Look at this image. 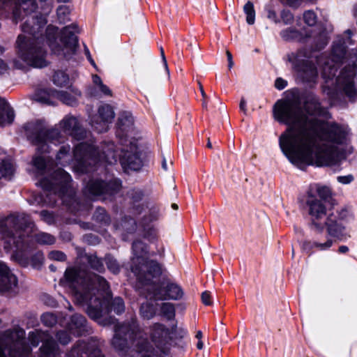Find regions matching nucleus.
Returning a JSON list of instances; mask_svg holds the SVG:
<instances>
[{
    "mask_svg": "<svg viewBox=\"0 0 357 357\" xmlns=\"http://www.w3.org/2000/svg\"><path fill=\"white\" fill-rule=\"evenodd\" d=\"M273 117L288 126L279 137L283 154L296 165L317 167L335 164L340 146L347 144V127L328 122V110L314 94L306 96L303 108L291 100H279L273 107Z\"/></svg>",
    "mask_w": 357,
    "mask_h": 357,
    "instance_id": "1",
    "label": "nucleus"
},
{
    "mask_svg": "<svg viewBox=\"0 0 357 357\" xmlns=\"http://www.w3.org/2000/svg\"><path fill=\"white\" fill-rule=\"evenodd\" d=\"M185 334V331L176 325L167 327L155 324L150 328L149 341L137 319L132 318L115 326L111 344L123 357H165L172 341L182 338Z\"/></svg>",
    "mask_w": 357,
    "mask_h": 357,
    "instance_id": "2",
    "label": "nucleus"
},
{
    "mask_svg": "<svg viewBox=\"0 0 357 357\" xmlns=\"http://www.w3.org/2000/svg\"><path fill=\"white\" fill-rule=\"evenodd\" d=\"M65 275L70 283L75 301L87 306L86 312L91 319L100 323L101 318L110 310L116 314L124 312V302L120 297L115 298L109 308V286L101 276L73 268L66 270Z\"/></svg>",
    "mask_w": 357,
    "mask_h": 357,
    "instance_id": "3",
    "label": "nucleus"
},
{
    "mask_svg": "<svg viewBox=\"0 0 357 357\" xmlns=\"http://www.w3.org/2000/svg\"><path fill=\"white\" fill-rule=\"evenodd\" d=\"M36 8L35 0H18L13 10V20L17 23L24 16L27 17L22 25L23 33L20 34L16 40L17 55L26 64L43 68L47 66L46 51L39 33L47 24V20L43 15H31Z\"/></svg>",
    "mask_w": 357,
    "mask_h": 357,
    "instance_id": "4",
    "label": "nucleus"
},
{
    "mask_svg": "<svg viewBox=\"0 0 357 357\" xmlns=\"http://www.w3.org/2000/svg\"><path fill=\"white\" fill-rule=\"evenodd\" d=\"M351 36V31L347 30L344 33V38H340L334 42L331 57L321 56L318 59L324 80L323 92L331 100L345 97L349 101L354 102L357 99V85L354 82V67L345 68L337 77H335L337 72L336 66L345 58L346 47L353 44Z\"/></svg>",
    "mask_w": 357,
    "mask_h": 357,
    "instance_id": "5",
    "label": "nucleus"
},
{
    "mask_svg": "<svg viewBox=\"0 0 357 357\" xmlns=\"http://www.w3.org/2000/svg\"><path fill=\"white\" fill-rule=\"evenodd\" d=\"M132 250L131 269L137 277L136 287L141 295L157 300H178L183 297V291L178 284L165 280L158 282L161 267L156 261L147 259L144 243L135 241Z\"/></svg>",
    "mask_w": 357,
    "mask_h": 357,
    "instance_id": "6",
    "label": "nucleus"
},
{
    "mask_svg": "<svg viewBox=\"0 0 357 357\" xmlns=\"http://www.w3.org/2000/svg\"><path fill=\"white\" fill-rule=\"evenodd\" d=\"M332 196L331 189L326 185H315L307 192L306 204L310 218L311 227L323 230L324 221L328 217V204Z\"/></svg>",
    "mask_w": 357,
    "mask_h": 357,
    "instance_id": "7",
    "label": "nucleus"
},
{
    "mask_svg": "<svg viewBox=\"0 0 357 357\" xmlns=\"http://www.w3.org/2000/svg\"><path fill=\"white\" fill-rule=\"evenodd\" d=\"M114 144L109 143L102 148V155L99 151L91 144L80 143L73 151V168L77 172H88V166L95 165L98 162H105L112 165L116 162V157L114 150Z\"/></svg>",
    "mask_w": 357,
    "mask_h": 357,
    "instance_id": "8",
    "label": "nucleus"
},
{
    "mask_svg": "<svg viewBox=\"0 0 357 357\" xmlns=\"http://www.w3.org/2000/svg\"><path fill=\"white\" fill-rule=\"evenodd\" d=\"M24 337L20 328L0 332V357H29L31 349L24 344Z\"/></svg>",
    "mask_w": 357,
    "mask_h": 357,
    "instance_id": "9",
    "label": "nucleus"
},
{
    "mask_svg": "<svg viewBox=\"0 0 357 357\" xmlns=\"http://www.w3.org/2000/svg\"><path fill=\"white\" fill-rule=\"evenodd\" d=\"M56 33L57 29L56 27H47V35L49 45L54 54L69 58L75 52L77 46L76 33H78V29L74 24L64 27L59 40L60 43H57L54 37Z\"/></svg>",
    "mask_w": 357,
    "mask_h": 357,
    "instance_id": "10",
    "label": "nucleus"
},
{
    "mask_svg": "<svg viewBox=\"0 0 357 357\" xmlns=\"http://www.w3.org/2000/svg\"><path fill=\"white\" fill-rule=\"evenodd\" d=\"M31 225L26 215H10L0 222L1 238L6 250L17 247L22 239L21 230Z\"/></svg>",
    "mask_w": 357,
    "mask_h": 357,
    "instance_id": "11",
    "label": "nucleus"
},
{
    "mask_svg": "<svg viewBox=\"0 0 357 357\" xmlns=\"http://www.w3.org/2000/svg\"><path fill=\"white\" fill-rule=\"evenodd\" d=\"M24 128L27 137L38 146V151L46 152L49 142L56 144L63 142V137L58 129L46 131L40 121L29 122Z\"/></svg>",
    "mask_w": 357,
    "mask_h": 357,
    "instance_id": "12",
    "label": "nucleus"
},
{
    "mask_svg": "<svg viewBox=\"0 0 357 357\" xmlns=\"http://www.w3.org/2000/svg\"><path fill=\"white\" fill-rule=\"evenodd\" d=\"M310 56V52L305 49L299 50L296 53L288 56V60L300 77L306 82H313L317 76V68L307 60Z\"/></svg>",
    "mask_w": 357,
    "mask_h": 357,
    "instance_id": "13",
    "label": "nucleus"
},
{
    "mask_svg": "<svg viewBox=\"0 0 357 357\" xmlns=\"http://www.w3.org/2000/svg\"><path fill=\"white\" fill-rule=\"evenodd\" d=\"M29 340L33 347L38 346L40 342H43V345L40 349V355L39 357H56L61 354L57 344L45 332L38 330L31 331L29 334Z\"/></svg>",
    "mask_w": 357,
    "mask_h": 357,
    "instance_id": "14",
    "label": "nucleus"
},
{
    "mask_svg": "<svg viewBox=\"0 0 357 357\" xmlns=\"http://www.w3.org/2000/svg\"><path fill=\"white\" fill-rule=\"evenodd\" d=\"M70 176L61 168L57 169L51 178H43L40 181V186L48 191H53L60 196L64 195L69 187Z\"/></svg>",
    "mask_w": 357,
    "mask_h": 357,
    "instance_id": "15",
    "label": "nucleus"
},
{
    "mask_svg": "<svg viewBox=\"0 0 357 357\" xmlns=\"http://www.w3.org/2000/svg\"><path fill=\"white\" fill-rule=\"evenodd\" d=\"M66 357H105L100 349V342L94 338L88 342L78 341Z\"/></svg>",
    "mask_w": 357,
    "mask_h": 357,
    "instance_id": "16",
    "label": "nucleus"
},
{
    "mask_svg": "<svg viewBox=\"0 0 357 357\" xmlns=\"http://www.w3.org/2000/svg\"><path fill=\"white\" fill-rule=\"evenodd\" d=\"M114 118L112 107L109 105H103L98 108V114L92 117L91 123L98 132H102L107 130Z\"/></svg>",
    "mask_w": 357,
    "mask_h": 357,
    "instance_id": "17",
    "label": "nucleus"
},
{
    "mask_svg": "<svg viewBox=\"0 0 357 357\" xmlns=\"http://www.w3.org/2000/svg\"><path fill=\"white\" fill-rule=\"evenodd\" d=\"M120 161L126 169L137 171L142 166V160L139 157L137 147L132 143H130L129 147L123 149Z\"/></svg>",
    "mask_w": 357,
    "mask_h": 357,
    "instance_id": "18",
    "label": "nucleus"
},
{
    "mask_svg": "<svg viewBox=\"0 0 357 357\" xmlns=\"http://www.w3.org/2000/svg\"><path fill=\"white\" fill-rule=\"evenodd\" d=\"M63 131L77 139H83L86 131L82 128L77 119L73 116L67 115L60 122Z\"/></svg>",
    "mask_w": 357,
    "mask_h": 357,
    "instance_id": "19",
    "label": "nucleus"
},
{
    "mask_svg": "<svg viewBox=\"0 0 357 357\" xmlns=\"http://www.w3.org/2000/svg\"><path fill=\"white\" fill-rule=\"evenodd\" d=\"M89 192L93 195H98L104 193L113 194L118 192L121 188V184L117 181H113L105 183L102 181H91L87 185Z\"/></svg>",
    "mask_w": 357,
    "mask_h": 357,
    "instance_id": "20",
    "label": "nucleus"
},
{
    "mask_svg": "<svg viewBox=\"0 0 357 357\" xmlns=\"http://www.w3.org/2000/svg\"><path fill=\"white\" fill-rule=\"evenodd\" d=\"M16 277L6 264L0 262V293L11 289L17 285Z\"/></svg>",
    "mask_w": 357,
    "mask_h": 357,
    "instance_id": "21",
    "label": "nucleus"
},
{
    "mask_svg": "<svg viewBox=\"0 0 357 357\" xmlns=\"http://www.w3.org/2000/svg\"><path fill=\"white\" fill-rule=\"evenodd\" d=\"M324 222V227H326L328 234L331 237L342 239L344 236V226L340 220L333 214H329Z\"/></svg>",
    "mask_w": 357,
    "mask_h": 357,
    "instance_id": "22",
    "label": "nucleus"
},
{
    "mask_svg": "<svg viewBox=\"0 0 357 357\" xmlns=\"http://www.w3.org/2000/svg\"><path fill=\"white\" fill-rule=\"evenodd\" d=\"M333 244L332 238H328L325 241L319 240L313 241H304L302 245V249L306 252H310L314 248L320 251L328 250Z\"/></svg>",
    "mask_w": 357,
    "mask_h": 357,
    "instance_id": "23",
    "label": "nucleus"
},
{
    "mask_svg": "<svg viewBox=\"0 0 357 357\" xmlns=\"http://www.w3.org/2000/svg\"><path fill=\"white\" fill-rule=\"evenodd\" d=\"M86 319L81 314H75L71 318V322L69 324V331L70 333L77 335H82L86 331Z\"/></svg>",
    "mask_w": 357,
    "mask_h": 357,
    "instance_id": "24",
    "label": "nucleus"
},
{
    "mask_svg": "<svg viewBox=\"0 0 357 357\" xmlns=\"http://www.w3.org/2000/svg\"><path fill=\"white\" fill-rule=\"evenodd\" d=\"M14 119V112L6 102H0V126L11 123Z\"/></svg>",
    "mask_w": 357,
    "mask_h": 357,
    "instance_id": "25",
    "label": "nucleus"
},
{
    "mask_svg": "<svg viewBox=\"0 0 357 357\" xmlns=\"http://www.w3.org/2000/svg\"><path fill=\"white\" fill-rule=\"evenodd\" d=\"M92 79L94 89L89 92L91 96H97L99 92L105 96H112L111 90L103 84L101 78L98 75H93Z\"/></svg>",
    "mask_w": 357,
    "mask_h": 357,
    "instance_id": "26",
    "label": "nucleus"
},
{
    "mask_svg": "<svg viewBox=\"0 0 357 357\" xmlns=\"http://www.w3.org/2000/svg\"><path fill=\"white\" fill-rule=\"evenodd\" d=\"M133 117L128 112H123L121 114L118 120V126L119 131L127 133L132 128Z\"/></svg>",
    "mask_w": 357,
    "mask_h": 357,
    "instance_id": "27",
    "label": "nucleus"
},
{
    "mask_svg": "<svg viewBox=\"0 0 357 357\" xmlns=\"http://www.w3.org/2000/svg\"><path fill=\"white\" fill-rule=\"evenodd\" d=\"M54 92H56V91H48L46 89L38 90L33 95V99L36 101L41 103H45L49 105L52 104L53 102L52 98H55Z\"/></svg>",
    "mask_w": 357,
    "mask_h": 357,
    "instance_id": "28",
    "label": "nucleus"
},
{
    "mask_svg": "<svg viewBox=\"0 0 357 357\" xmlns=\"http://www.w3.org/2000/svg\"><path fill=\"white\" fill-rule=\"evenodd\" d=\"M4 154L0 149V178L10 179L13 174V167L11 163L4 160Z\"/></svg>",
    "mask_w": 357,
    "mask_h": 357,
    "instance_id": "29",
    "label": "nucleus"
},
{
    "mask_svg": "<svg viewBox=\"0 0 357 357\" xmlns=\"http://www.w3.org/2000/svg\"><path fill=\"white\" fill-rule=\"evenodd\" d=\"M55 98L61 100L66 105H74L77 102V98L74 95H71L66 91H57L54 92Z\"/></svg>",
    "mask_w": 357,
    "mask_h": 357,
    "instance_id": "30",
    "label": "nucleus"
},
{
    "mask_svg": "<svg viewBox=\"0 0 357 357\" xmlns=\"http://www.w3.org/2000/svg\"><path fill=\"white\" fill-rule=\"evenodd\" d=\"M140 314L143 318L150 319L155 315V308L150 302H143L141 303Z\"/></svg>",
    "mask_w": 357,
    "mask_h": 357,
    "instance_id": "31",
    "label": "nucleus"
},
{
    "mask_svg": "<svg viewBox=\"0 0 357 357\" xmlns=\"http://www.w3.org/2000/svg\"><path fill=\"white\" fill-rule=\"evenodd\" d=\"M70 146H63L56 155V160L61 165H66L70 162Z\"/></svg>",
    "mask_w": 357,
    "mask_h": 357,
    "instance_id": "32",
    "label": "nucleus"
},
{
    "mask_svg": "<svg viewBox=\"0 0 357 357\" xmlns=\"http://www.w3.org/2000/svg\"><path fill=\"white\" fill-rule=\"evenodd\" d=\"M52 81L58 86L63 87L69 82L68 75L63 71H56L53 75Z\"/></svg>",
    "mask_w": 357,
    "mask_h": 357,
    "instance_id": "33",
    "label": "nucleus"
},
{
    "mask_svg": "<svg viewBox=\"0 0 357 357\" xmlns=\"http://www.w3.org/2000/svg\"><path fill=\"white\" fill-rule=\"evenodd\" d=\"M243 11L246 15V22L248 24H253L255 21V10L253 3L248 1L243 6Z\"/></svg>",
    "mask_w": 357,
    "mask_h": 357,
    "instance_id": "34",
    "label": "nucleus"
},
{
    "mask_svg": "<svg viewBox=\"0 0 357 357\" xmlns=\"http://www.w3.org/2000/svg\"><path fill=\"white\" fill-rule=\"evenodd\" d=\"M35 239L39 243L47 245L53 244L55 241L53 236L43 232L36 234Z\"/></svg>",
    "mask_w": 357,
    "mask_h": 357,
    "instance_id": "35",
    "label": "nucleus"
},
{
    "mask_svg": "<svg viewBox=\"0 0 357 357\" xmlns=\"http://www.w3.org/2000/svg\"><path fill=\"white\" fill-rule=\"evenodd\" d=\"M161 312L168 319L172 318L175 314V309L174 305L170 303H162L161 305Z\"/></svg>",
    "mask_w": 357,
    "mask_h": 357,
    "instance_id": "36",
    "label": "nucleus"
},
{
    "mask_svg": "<svg viewBox=\"0 0 357 357\" xmlns=\"http://www.w3.org/2000/svg\"><path fill=\"white\" fill-rule=\"evenodd\" d=\"M105 262L108 269L114 273H116L120 270V266L116 260L112 256L107 255L105 257Z\"/></svg>",
    "mask_w": 357,
    "mask_h": 357,
    "instance_id": "37",
    "label": "nucleus"
},
{
    "mask_svg": "<svg viewBox=\"0 0 357 357\" xmlns=\"http://www.w3.org/2000/svg\"><path fill=\"white\" fill-rule=\"evenodd\" d=\"M70 10L66 6H59L57 9V16L61 23H65L68 20Z\"/></svg>",
    "mask_w": 357,
    "mask_h": 357,
    "instance_id": "38",
    "label": "nucleus"
},
{
    "mask_svg": "<svg viewBox=\"0 0 357 357\" xmlns=\"http://www.w3.org/2000/svg\"><path fill=\"white\" fill-rule=\"evenodd\" d=\"M56 338L60 344L66 345L71 340L70 332L66 330L60 331L56 333Z\"/></svg>",
    "mask_w": 357,
    "mask_h": 357,
    "instance_id": "39",
    "label": "nucleus"
},
{
    "mask_svg": "<svg viewBox=\"0 0 357 357\" xmlns=\"http://www.w3.org/2000/svg\"><path fill=\"white\" fill-rule=\"evenodd\" d=\"M303 20L308 26H313L317 23V15L312 10H307L303 13Z\"/></svg>",
    "mask_w": 357,
    "mask_h": 357,
    "instance_id": "40",
    "label": "nucleus"
},
{
    "mask_svg": "<svg viewBox=\"0 0 357 357\" xmlns=\"http://www.w3.org/2000/svg\"><path fill=\"white\" fill-rule=\"evenodd\" d=\"M89 263L91 268L101 272L104 270V266L101 260L96 256H91L89 258Z\"/></svg>",
    "mask_w": 357,
    "mask_h": 357,
    "instance_id": "41",
    "label": "nucleus"
},
{
    "mask_svg": "<svg viewBox=\"0 0 357 357\" xmlns=\"http://www.w3.org/2000/svg\"><path fill=\"white\" fill-rule=\"evenodd\" d=\"M42 322L47 326H52L56 324V317L51 313H45L41 317Z\"/></svg>",
    "mask_w": 357,
    "mask_h": 357,
    "instance_id": "42",
    "label": "nucleus"
},
{
    "mask_svg": "<svg viewBox=\"0 0 357 357\" xmlns=\"http://www.w3.org/2000/svg\"><path fill=\"white\" fill-rule=\"evenodd\" d=\"M298 35V32L291 28L287 29L281 32V36L284 40L296 38Z\"/></svg>",
    "mask_w": 357,
    "mask_h": 357,
    "instance_id": "43",
    "label": "nucleus"
},
{
    "mask_svg": "<svg viewBox=\"0 0 357 357\" xmlns=\"http://www.w3.org/2000/svg\"><path fill=\"white\" fill-rule=\"evenodd\" d=\"M281 3L287 6L291 7L292 8H299L302 3L303 0H280Z\"/></svg>",
    "mask_w": 357,
    "mask_h": 357,
    "instance_id": "44",
    "label": "nucleus"
},
{
    "mask_svg": "<svg viewBox=\"0 0 357 357\" xmlns=\"http://www.w3.org/2000/svg\"><path fill=\"white\" fill-rule=\"evenodd\" d=\"M281 18L284 24H289L294 21V15L290 11L284 10L281 13Z\"/></svg>",
    "mask_w": 357,
    "mask_h": 357,
    "instance_id": "45",
    "label": "nucleus"
},
{
    "mask_svg": "<svg viewBox=\"0 0 357 357\" xmlns=\"http://www.w3.org/2000/svg\"><path fill=\"white\" fill-rule=\"evenodd\" d=\"M33 165L38 169V170H43L44 168L46 167V162L43 158L42 157H36L33 159Z\"/></svg>",
    "mask_w": 357,
    "mask_h": 357,
    "instance_id": "46",
    "label": "nucleus"
},
{
    "mask_svg": "<svg viewBox=\"0 0 357 357\" xmlns=\"http://www.w3.org/2000/svg\"><path fill=\"white\" fill-rule=\"evenodd\" d=\"M50 259L57 261H63L66 259V255L60 251H52L49 254Z\"/></svg>",
    "mask_w": 357,
    "mask_h": 357,
    "instance_id": "47",
    "label": "nucleus"
},
{
    "mask_svg": "<svg viewBox=\"0 0 357 357\" xmlns=\"http://www.w3.org/2000/svg\"><path fill=\"white\" fill-rule=\"evenodd\" d=\"M337 180L339 183L346 185L353 181L354 176L351 174H348L347 176H340L337 178Z\"/></svg>",
    "mask_w": 357,
    "mask_h": 357,
    "instance_id": "48",
    "label": "nucleus"
},
{
    "mask_svg": "<svg viewBox=\"0 0 357 357\" xmlns=\"http://www.w3.org/2000/svg\"><path fill=\"white\" fill-rule=\"evenodd\" d=\"M159 218V211L157 208H155L153 211H151L148 218H145V220L147 222H151L153 221H155Z\"/></svg>",
    "mask_w": 357,
    "mask_h": 357,
    "instance_id": "49",
    "label": "nucleus"
},
{
    "mask_svg": "<svg viewBox=\"0 0 357 357\" xmlns=\"http://www.w3.org/2000/svg\"><path fill=\"white\" fill-rule=\"evenodd\" d=\"M202 301L206 305H211L212 304L211 301V294L209 291H206L202 294Z\"/></svg>",
    "mask_w": 357,
    "mask_h": 357,
    "instance_id": "50",
    "label": "nucleus"
},
{
    "mask_svg": "<svg viewBox=\"0 0 357 357\" xmlns=\"http://www.w3.org/2000/svg\"><path fill=\"white\" fill-rule=\"evenodd\" d=\"M287 84V81H285L284 79H283L280 77L278 78L275 82V86L278 90H282V89H284L286 87Z\"/></svg>",
    "mask_w": 357,
    "mask_h": 357,
    "instance_id": "51",
    "label": "nucleus"
},
{
    "mask_svg": "<svg viewBox=\"0 0 357 357\" xmlns=\"http://www.w3.org/2000/svg\"><path fill=\"white\" fill-rule=\"evenodd\" d=\"M40 216L45 221H46L48 223L52 222L53 220L52 214L45 211H43L40 212Z\"/></svg>",
    "mask_w": 357,
    "mask_h": 357,
    "instance_id": "52",
    "label": "nucleus"
},
{
    "mask_svg": "<svg viewBox=\"0 0 357 357\" xmlns=\"http://www.w3.org/2000/svg\"><path fill=\"white\" fill-rule=\"evenodd\" d=\"M160 54H161V58H162V62H163V64H164V67H165V71L167 72L168 76L169 77V68H168L167 62V60H166V58H165V53H164V50H163L162 47L160 48Z\"/></svg>",
    "mask_w": 357,
    "mask_h": 357,
    "instance_id": "53",
    "label": "nucleus"
},
{
    "mask_svg": "<svg viewBox=\"0 0 357 357\" xmlns=\"http://www.w3.org/2000/svg\"><path fill=\"white\" fill-rule=\"evenodd\" d=\"M320 40L321 43L320 44L317 45L315 47L316 50H321L322 49L326 44H327V40L325 36H320Z\"/></svg>",
    "mask_w": 357,
    "mask_h": 357,
    "instance_id": "54",
    "label": "nucleus"
},
{
    "mask_svg": "<svg viewBox=\"0 0 357 357\" xmlns=\"http://www.w3.org/2000/svg\"><path fill=\"white\" fill-rule=\"evenodd\" d=\"M8 70V65L3 60L0 59V74H4Z\"/></svg>",
    "mask_w": 357,
    "mask_h": 357,
    "instance_id": "55",
    "label": "nucleus"
},
{
    "mask_svg": "<svg viewBox=\"0 0 357 357\" xmlns=\"http://www.w3.org/2000/svg\"><path fill=\"white\" fill-rule=\"evenodd\" d=\"M267 17L268 19L273 20L274 22L277 21V14L273 10H268Z\"/></svg>",
    "mask_w": 357,
    "mask_h": 357,
    "instance_id": "56",
    "label": "nucleus"
},
{
    "mask_svg": "<svg viewBox=\"0 0 357 357\" xmlns=\"http://www.w3.org/2000/svg\"><path fill=\"white\" fill-rule=\"evenodd\" d=\"M226 55H227V60H228V67L230 69L232 68V66L234 65V62L232 60V55H231V52L228 50L226 52Z\"/></svg>",
    "mask_w": 357,
    "mask_h": 357,
    "instance_id": "57",
    "label": "nucleus"
},
{
    "mask_svg": "<svg viewBox=\"0 0 357 357\" xmlns=\"http://www.w3.org/2000/svg\"><path fill=\"white\" fill-rule=\"evenodd\" d=\"M239 107H240L241 110L243 111L244 112V114H246V112H247L246 101L244 98H241Z\"/></svg>",
    "mask_w": 357,
    "mask_h": 357,
    "instance_id": "58",
    "label": "nucleus"
},
{
    "mask_svg": "<svg viewBox=\"0 0 357 357\" xmlns=\"http://www.w3.org/2000/svg\"><path fill=\"white\" fill-rule=\"evenodd\" d=\"M98 213H100V215H102V217H101L100 218V220L101 221H106L107 220V216H106V213H105V211L102 208H99L98 209Z\"/></svg>",
    "mask_w": 357,
    "mask_h": 357,
    "instance_id": "59",
    "label": "nucleus"
},
{
    "mask_svg": "<svg viewBox=\"0 0 357 357\" xmlns=\"http://www.w3.org/2000/svg\"><path fill=\"white\" fill-rule=\"evenodd\" d=\"M338 250L340 253H346L349 251V248L346 245H341Z\"/></svg>",
    "mask_w": 357,
    "mask_h": 357,
    "instance_id": "60",
    "label": "nucleus"
},
{
    "mask_svg": "<svg viewBox=\"0 0 357 357\" xmlns=\"http://www.w3.org/2000/svg\"><path fill=\"white\" fill-rule=\"evenodd\" d=\"M199 90H200L202 96L203 97L204 99H206V94L204 92L203 86L202 85V84L200 82H199Z\"/></svg>",
    "mask_w": 357,
    "mask_h": 357,
    "instance_id": "61",
    "label": "nucleus"
},
{
    "mask_svg": "<svg viewBox=\"0 0 357 357\" xmlns=\"http://www.w3.org/2000/svg\"><path fill=\"white\" fill-rule=\"evenodd\" d=\"M162 167L165 171L167 170V164L166 160L164 158L162 162Z\"/></svg>",
    "mask_w": 357,
    "mask_h": 357,
    "instance_id": "62",
    "label": "nucleus"
},
{
    "mask_svg": "<svg viewBox=\"0 0 357 357\" xmlns=\"http://www.w3.org/2000/svg\"><path fill=\"white\" fill-rule=\"evenodd\" d=\"M203 334L201 331H198L196 333V338H197L199 340H200L202 338Z\"/></svg>",
    "mask_w": 357,
    "mask_h": 357,
    "instance_id": "63",
    "label": "nucleus"
},
{
    "mask_svg": "<svg viewBox=\"0 0 357 357\" xmlns=\"http://www.w3.org/2000/svg\"><path fill=\"white\" fill-rule=\"evenodd\" d=\"M203 347H204V344H203V342L200 340L198 341L197 344V348L198 349H203Z\"/></svg>",
    "mask_w": 357,
    "mask_h": 357,
    "instance_id": "64",
    "label": "nucleus"
}]
</instances>
